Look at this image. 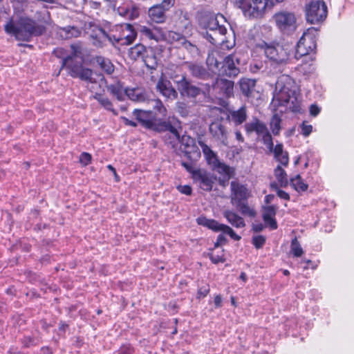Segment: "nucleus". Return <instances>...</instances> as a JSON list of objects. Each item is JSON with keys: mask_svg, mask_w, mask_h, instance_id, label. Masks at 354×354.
Here are the masks:
<instances>
[{"mask_svg": "<svg viewBox=\"0 0 354 354\" xmlns=\"http://www.w3.org/2000/svg\"><path fill=\"white\" fill-rule=\"evenodd\" d=\"M4 30L18 41H30L33 37L42 35L46 28L31 18L21 17L17 20L10 19L5 24Z\"/></svg>", "mask_w": 354, "mask_h": 354, "instance_id": "f257e3e1", "label": "nucleus"}, {"mask_svg": "<svg viewBox=\"0 0 354 354\" xmlns=\"http://www.w3.org/2000/svg\"><path fill=\"white\" fill-rule=\"evenodd\" d=\"M297 86L288 77H282L277 80L273 100L277 101L279 106H284L292 112H299L300 100Z\"/></svg>", "mask_w": 354, "mask_h": 354, "instance_id": "f03ea898", "label": "nucleus"}, {"mask_svg": "<svg viewBox=\"0 0 354 354\" xmlns=\"http://www.w3.org/2000/svg\"><path fill=\"white\" fill-rule=\"evenodd\" d=\"M72 53L62 58L60 70L58 73L59 75L61 70L67 71L68 75L73 78H79L87 83H95L96 80L93 77V71L88 68L83 66L82 59L77 60V57L81 54L79 46L71 45Z\"/></svg>", "mask_w": 354, "mask_h": 354, "instance_id": "7ed1b4c3", "label": "nucleus"}, {"mask_svg": "<svg viewBox=\"0 0 354 354\" xmlns=\"http://www.w3.org/2000/svg\"><path fill=\"white\" fill-rule=\"evenodd\" d=\"M260 48L273 64L283 66L289 63L293 54L294 47L288 44H279L276 42L267 43L263 41Z\"/></svg>", "mask_w": 354, "mask_h": 354, "instance_id": "20e7f679", "label": "nucleus"}, {"mask_svg": "<svg viewBox=\"0 0 354 354\" xmlns=\"http://www.w3.org/2000/svg\"><path fill=\"white\" fill-rule=\"evenodd\" d=\"M221 19L225 21V18L221 14H210L203 19V27L206 29L203 33L204 37L214 45L223 42L224 39L221 37L227 32L226 27L220 24Z\"/></svg>", "mask_w": 354, "mask_h": 354, "instance_id": "39448f33", "label": "nucleus"}, {"mask_svg": "<svg viewBox=\"0 0 354 354\" xmlns=\"http://www.w3.org/2000/svg\"><path fill=\"white\" fill-rule=\"evenodd\" d=\"M197 223L198 225L206 227L208 229L213 230L214 232H223V234H220L218 236L216 242L214 243V248H218L227 243V239L224 234H228L232 239L235 241H239L241 239V237L236 234L230 226L220 223L214 219L207 218L205 216H200L197 218Z\"/></svg>", "mask_w": 354, "mask_h": 354, "instance_id": "423d86ee", "label": "nucleus"}, {"mask_svg": "<svg viewBox=\"0 0 354 354\" xmlns=\"http://www.w3.org/2000/svg\"><path fill=\"white\" fill-rule=\"evenodd\" d=\"M181 165L187 171L192 174L194 183L201 189L210 192L216 180V177L212 173L202 169H194L192 164L185 161L181 162Z\"/></svg>", "mask_w": 354, "mask_h": 354, "instance_id": "0eeeda50", "label": "nucleus"}, {"mask_svg": "<svg viewBox=\"0 0 354 354\" xmlns=\"http://www.w3.org/2000/svg\"><path fill=\"white\" fill-rule=\"evenodd\" d=\"M207 63L210 66L214 65L218 69L219 77H235L240 73V69L236 66L240 63L239 59L234 55H227L222 62H219L214 57H208Z\"/></svg>", "mask_w": 354, "mask_h": 354, "instance_id": "6e6552de", "label": "nucleus"}, {"mask_svg": "<svg viewBox=\"0 0 354 354\" xmlns=\"http://www.w3.org/2000/svg\"><path fill=\"white\" fill-rule=\"evenodd\" d=\"M275 24L279 32L290 36L294 34L297 28V19L294 12L281 11L273 16Z\"/></svg>", "mask_w": 354, "mask_h": 354, "instance_id": "1a4fd4ad", "label": "nucleus"}, {"mask_svg": "<svg viewBox=\"0 0 354 354\" xmlns=\"http://www.w3.org/2000/svg\"><path fill=\"white\" fill-rule=\"evenodd\" d=\"M305 13L307 22L311 24L322 23L327 17V6L322 0L311 1L306 5Z\"/></svg>", "mask_w": 354, "mask_h": 354, "instance_id": "9d476101", "label": "nucleus"}, {"mask_svg": "<svg viewBox=\"0 0 354 354\" xmlns=\"http://www.w3.org/2000/svg\"><path fill=\"white\" fill-rule=\"evenodd\" d=\"M317 30L315 28H310L303 33L297 44L296 58L307 55L315 50L317 46V39L315 34Z\"/></svg>", "mask_w": 354, "mask_h": 354, "instance_id": "9b49d317", "label": "nucleus"}, {"mask_svg": "<svg viewBox=\"0 0 354 354\" xmlns=\"http://www.w3.org/2000/svg\"><path fill=\"white\" fill-rule=\"evenodd\" d=\"M206 86V93L209 95L212 91V94H214L218 98H230L234 95V83L232 80L217 77L211 86Z\"/></svg>", "mask_w": 354, "mask_h": 354, "instance_id": "f8f14e48", "label": "nucleus"}, {"mask_svg": "<svg viewBox=\"0 0 354 354\" xmlns=\"http://www.w3.org/2000/svg\"><path fill=\"white\" fill-rule=\"evenodd\" d=\"M245 15L259 17L264 12L268 0H231Z\"/></svg>", "mask_w": 354, "mask_h": 354, "instance_id": "ddd939ff", "label": "nucleus"}, {"mask_svg": "<svg viewBox=\"0 0 354 354\" xmlns=\"http://www.w3.org/2000/svg\"><path fill=\"white\" fill-rule=\"evenodd\" d=\"M177 90L183 97L196 98L200 95H206V91L192 84V81L185 75H182L180 79L174 80Z\"/></svg>", "mask_w": 354, "mask_h": 354, "instance_id": "4468645a", "label": "nucleus"}, {"mask_svg": "<svg viewBox=\"0 0 354 354\" xmlns=\"http://www.w3.org/2000/svg\"><path fill=\"white\" fill-rule=\"evenodd\" d=\"M180 145L184 156L189 160V163L192 164L194 167V165L201 157V152L195 140L191 136L185 134L181 136ZM187 162L188 163V162Z\"/></svg>", "mask_w": 354, "mask_h": 354, "instance_id": "2eb2a0df", "label": "nucleus"}, {"mask_svg": "<svg viewBox=\"0 0 354 354\" xmlns=\"http://www.w3.org/2000/svg\"><path fill=\"white\" fill-rule=\"evenodd\" d=\"M158 132H166L162 139L166 145L175 149L178 143H180L181 136L178 130L169 121H163L159 123L158 128L155 131Z\"/></svg>", "mask_w": 354, "mask_h": 354, "instance_id": "dca6fc26", "label": "nucleus"}, {"mask_svg": "<svg viewBox=\"0 0 354 354\" xmlns=\"http://www.w3.org/2000/svg\"><path fill=\"white\" fill-rule=\"evenodd\" d=\"M133 115L143 127L153 131H156L159 127V123L163 122L158 120L156 114L150 110L145 111L136 109L133 111Z\"/></svg>", "mask_w": 354, "mask_h": 354, "instance_id": "f3484780", "label": "nucleus"}, {"mask_svg": "<svg viewBox=\"0 0 354 354\" xmlns=\"http://www.w3.org/2000/svg\"><path fill=\"white\" fill-rule=\"evenodd\" d=\"M231 201L233 205L247 201L250 192L245 185L239 183L236 180L230 183Z\"/></svg>", "mask_w": 354, "mask_h": 354, "instance_id": "a211bd4d", "label": "nucleus"}, {"mask_svg": "<svg viewBox=\"0 0 354 354\" xmlns=\"http://www.w3.org/2000/svg\"><path fill=\"white\" fill-rule=\"evenodd\" d=\"M209 131L212 136L222 145H227V131L221 120L213 121L209 127Z\"/></svg>", "mask_w": 354, "mask_h": 354, "instance_id": "6ab92c4d", "label": "nucleus"}, {"mask_svg": "<svg viewBox=\"0 0 354 354\" xmlns=\"http://www.w3.org/2000/svg\"><path fill=\"white\" fill-rule=\"evenodd\" d=\"M184 66L194 78L207 80L213 77L212 74L203 64L193 62H186L184 63Z\"/></svg>", "mask_w": 354, "mask_h": 354, "instance_id": "aec40b11", "label": "nucleus"}, {"mask_svg": "<svg viewBox=\"0 0 354 354\" xmlns=\"http://www.w3.org/2000/svg\"><path fill=\"white\" fill-rule=\"evenodd\" d=\"M156 88L160 93L170 100H174L178 98V90L171 84L167 79L161 77L157 82Z\"/></svg>", "mask_w": 354, "mask_h": 354, "instance_id": "412c9836", "label": "nucleus"}, {"mask_svg": "<svg viewBox=\"0 0 354 354\" xmlns=\"http://www.w3.org/2000/svg\"><path fill=\"white\" fill-rule=\"evenodd\" d=\"M122 28L121 33L119 36H113V39L116 43L121 45H129L135 40L137 33L129 24H126L120 27Z\"/></svg>", "mask_w": 354, "mask_h": 354, "instance_id": "4be33fe9", "label": "nucleus"}, {"mask_svg": "<svg viewBox=\"0 0 354 354\" xmlns=\"http://www.w3.org/2000/svg\"><path fill=\"white\" fill-rule=\"evenodd\" d=\"M277 207L274 205L263 207L262 218L265 226L268 227L271 230H277L278 224L275 218Z\"/></svg>", "mask_w": 354, "mask_h": 354, "instance_id": "5701e85b", "label": "nucleus"}, {"mask_svg": "<svg viewBox=\"0 0 354 354\" xmlns=\"http://www.w3.org/2000/svg\"><path fill=\"white\" fill-rule=\"evenodd\" d=\"M248 117V111L245 106H242L237 110H230L227 115V119L235 127L245 122Z\"/></svg>", "mask_w": 354, "mask_h": 354, "instance_id": "b1692460", "label": "nucleus"}, {"mask_svg": "<svg viewBox=\"0 0 354 354\" xmlns=\"http://www.w3.org/2000/svg\"><path fill=\"white\" fill-rule=\"evenodd\" d=\"M166 11H167V9L156 4L149 9L148 15L150 19L155 23H164L167 19Z\"/></svg>", "mask_w": 354, "mask_h": 354, "instance_id": "393cba45", "label": "nucleus"}, {"mask_svg": "<svg viewBox=\"0 0 354 354\" xmlns=\"http://www.w3.org/2000/svg\"><path fill=\"white\" fill-rule=\"evenodd\" d=\"M266 125L257 118H254L251 122L244 124V129L248 134L255 132L258 136H261L266 131Z\"/></svg>", "mask_w": 354, "mask_h": 354, "instance_id": "a878e982", "label": "nucleus"}, {"mask_svg": "<svg viewBox=\"0 0 354 354\" xmlns=\"http://www.w3.org/2000/svg\"><path fill=\"white\" fill-rule=\"evenodd\" d=\"M124 93L133 102H145L148 101V95L147 93L138 88H127L124 89Z\"/></svg>", "mask_w": 354, "mask_h": 354, "instance_id": "bb28decb", "label": "nucleus"}, {"mask_svg": "<svg viewBox=\"0 0 354 354\" xmlns=\"http://www.w3.org/2000/svg\"><path fill=\"white\" fill-rule=\"evenodd\" d=\"M141 60L145 66L150 69H156L158 66V59L154 49L151 47L147 48Z\"/></svg>", "mask_w": 354, "mask_h": 354, "instance_id": "cd10ccee", "label": "nucleus"}, {"mask_svg": "<svg viewBox=\"0 0 354 354\" xmlns=\"http://www.w3.org/2000/svg\"><path fill=\"white\" fill-rule=\"evenodd\" d=\"M223 216L233 227L243 228L245 226L244 219L232 210L224 211Z\"/></svg>", "mask_w": 354, "mask_h": 354, "instance_id": "c85d7f7f", "label": "nucleus"}, {"mask_svg": "<svg viewBox=\"0 0 354 354\" xmlns=\"http://www.w3.org/2000/svg\"><path fill=\"white\" fill-rule=\"evenodd\" d=\"M239 88L243 95L246 97L252 95L254 91L256 80L249 78H241L239 82Z\"/></svg>", "mask_w": 354, "mask_h": 354, "instance_id": "c756f323", "label": "nucleus"}, {"mask_svg": "<svg viewBox=\"0 0 354 354\" xmlns=\"http://www.w3.org/2000/svg\"><path fill=\"white\" fill-rule=\"evenodd\" d=\"M93 98L96 100L99 104L106 111H111L113 115H117L118 111L113 108L112 102L102 93H95Z\"/></svg>", "mask_w": 354, "mask_h": 354, "instance_id": "7c9ffc66", "label": "nucleus"}, {"mask_svg": "<svg viewBox=\"0 0 354 354\" xmlns=\"http://www.w3.org/2000/svg\"><path fill=\"white\" fill-rule=\"evenodd\" d=\"M108 91L116 97L118 101H123L124 100V89L123 88L122 84L118 82L115 84H110L106 86Z\"/></svg>", "mask_w": 354, "mask_h": 354, "instance_id": "2f4dec72", "label": "nucleus"}, {"mask_svg": "<svg viewBox=\"0 0 354 354\" xmlns=\"http://www.w3.org/2000/svg\"><path fill=\"white\" fill-rule=\"evenodd\" d=\"M119 10L121 15H123L129 20L136 19L140 15L139 8L135 4L129 6L127 8H120Z\"/></svg>", "mask_w": 354, "mask_h": 354, "instance_id": "473e14b6", "label": "nucleus"}, {"mask_svg": "<svg viewBox=\"0 0 354 354\" xmlns=\"http://www.w3.org/2000/svg\"><path fill=\"white\" fill-rule=\"evenodd\" d=\"M95 61L100 68L106 74L111 75L114 72L115 67L109 59L103 56H97Z\"/></svg>", "mask_w": 354, "mask_h": 354, "instance_id": "72a5a7b5", "label": "nucleus"}, {"mask_svg": "<svg viewBox=\"0 0 354 354\" xmlns=\"http://www.w3.org/2000/svg\"><path fill=\"white\" fill-rule=\"evenodd\" d=\"M290 185L298 192H305L308 189V185L305 183L299 174L291 178Z\"/></svg>", "mask_w": 354, "mask_h": 354, "instance_id": "f704fd0d", "label": "nucleus"}, {"mask_svg": "<svg viewBox=\"0 0 354 354\" xmlns=\"http://www.w3.org/2000/svg\"><path fill=\"white\" fill-rule=\"evenodd\" d=\"M210 168L223 176L231 175L232 173L231 168L225 163L221 162L219 160L212 165Z\"/></svg>", "mask_w": 354, "mask_h": 354, "instance_id": "c9c22d12", "label": "nucleus"}, {"mask_svg": "<svg viewBox=\"0 0 354 354\" xmlns=\"http://www.w3.org/2000/svg\"><path fill=\"white\" fill-rule=\"evenodd\" d=\"M147 47L141 44H138L129 50V56L134 60L141 59Z\"/></svg>", "mask_w": 354, "mask_h": 354, "instance_id": "e433bc0d", "label": "nucleus"}, {"mask_svg": "<svg viewBox=\"0 0 354 354\" xmlns=\"http://www.w3.org/2000/svg\"><path fill=\"white\" fill-rule=\"evenodd\" d=\"M235 206L243 215L248 216L250 218H254L257 216V212L253 208L249 207L247 201L238 203Z\"/></svg>", "mask_w": 354, "mask_h": 354, "instance_id": "4c0bfd02", "label": "nucleus"}, {"mask_svg": "<svg viewBox=\"0 0 354 354\" xmlns=\"http://www.w3.org/2000/svg\"><path fill=\"white\" fill-rule=\"evenodd\" d=\"M274 175L281 187H286L288 181L286 172L280 165H278L274 169Z\"/></svg>", "mask_w": 354, "mask_h": 354, "instance_id": "58836bf2", "label": "nucleus"}, {"mask_svg": "<svg viewBox=\"0 0 354 354\" xmlns=\"http://www.w3.org/2000/svg\"><path fill=\"white\" fill-rule=\"evenodd\" d=\"M148 103L151 104L153 109L156 111L158 113L162 115V116H166L167 115V109L163 105L162 101L159 99H153L149 100L148 98Z\"/></svg>", "mask_w": 354, "mask_h": 354, "instance_id": "ea45409f", "label": "nucleus"}, {"mask_svg": "<svg viewBox=\"0 0 354 354\" xmlns=\"http://www.w3.org/2000/svg\"><path fill=\"white\" fill-rule=\"evenodd\" d=\"M139 32L142 36L145 37L149 39H153L156 41L158 40V35L149 27L145 26H140L139 28Z\"/></svg>", "mask_w": 354, "mask_h": 354, "instance_id": "a19ab883", "label": "nucleus"}, {"mask_svg": "<svg viewBox=\"0 0 354 354\" xmlns=\"http://www.w3.org/2000/svg\"><path fill=\"white\" fill-rule=\"evenodd\" d=\"M281 118L277 115L274 114L270 120V129L274 135L277 136L279 133L281 129Z\"/></svg>", "mask_w": 354, "mask_h": 354, "instance_id": "79ce46f5", "label": "nucleus"}, {"mask_svg": "<svg viewBox=\"0 0 354 354\" xmlns=\"http://www.w3.org/2000/svg\"><path fill=\"white\" fill-rule=\"evenodd\" d=\"M290 250L293 256L295 257H299L304 253V250L296 237L291 241Z\"/></svg>", "mask_w": 354, "mask_h": 354, "instance_id": "37998d69", "label": "nucleus"}, {"mask_svg": "<svg viewBox=\"0 0 354 354\" xmlns=\"http://www.w3.org/2000/svg\"><path fill=\"white\" fill-rule=\"evenodd\" d=\"M266 238L263 235H257L252 236V243L257 249L263 247L266 243Z\"/></svg>", "mask_w": 354, "mask_h": 354, "instance_id": "c03bdc74", "label": "nucleus"}, {"mask_svg": "<svg viewBox=\"0 0 354 354\" xmlns=\"http://www.w3.org/2000/svg\"><path fill=\"white\" fill-rule=\"evenodd\" d=\"M134 348L129 344H122L115 354H133Z\"/></svg>", "mask_w": 354, "mask_h": 354, "instance_id": "a18cd8bd", "label": "nucleus"}, {"mask_svg": "<svg viewBox=\"0 0 354 354\" xmlns=\"http://www.w3.org/2000/svg\"><path fill=\"white\" fill-rule=\"evenodd\" d=\"M297 70L304 75H308L314 71V67L311 64L303 63L297 67Z\"/></svg>", "mask_w": 354, "mask_h": 354, "instance_id": "49530a36", "label": "nucleus"}, {"mask_svg": "<svg viewBox=\"0 0 354 354\" xmlns=\"http://www.w3.org/2000/svg\"><path fill=\"white\" fill-rule=\"evenodd\" d=\"M113 35L106 32L104 28H101L99 29L98 37L103 41L108 40L113 43L115 41L113 39Z\"/></svg>", "mask_w": 354, "mask_h": 354, "instance_id": "de8ad7c7", "label": "nucleus"}, {"mask_svg": "<svg viewBox=\"0 0 354 354\" xmlns=\"http://www.w3.org/2000/svg\"><path fill=\"white\" fill-rule=\"evenodd\" d=\"M209 286L207 283L199 287L197 292V298L201 299L206 297L209 294Z\"/></svg>", "mask_w": 354, "mask_h": 354, "instance_id": "09e8293b", "label": "nucleus"}, {"mask_svg": "<svg viewBox=\"0 0 354 354\" xmlns=\"http://www.w3.org/2000/svg\"><path fill=\"white\" fill-rule=\"evenodd\" d=\"M21 342L25 347H30L37 345L38 344V340L30 336H25L22 339Z\"/></svg>", "mask_w": 354, "mask_h": 354, "instance_id": "8fccbe9b", "label": "nucleus"}, {"mask_svg": "<svg viewBox=\"0 0 354 354\" xmlns=\"http://www.w3.org/2000/svg\"><path fill=\"white\" fill-rule=\"evenodd\" d=\"M204 157L209 167L218 160L216 153L214 151H210L209 153H207Z\"/></svg>", "mask_w": 354, "mask_h": 354, "instance_id": "3c124183", "label": "nucleus"}, {"mask_svg": "<svg viewBox=\"0 0 354 354\" xmlns=\"http://www.w3.org/2000/svg\"><path fill=\"white\" fill-rule=\"evenodd\" d=\"M92 156L87 152H83L80 156V162L82 165L86 166L91 163Z\"/></svg>", "mask_w": 354, "mask_h": 354, "instance_id": "603ef678", "label": "nucleus"}, {"mask_svg": "<svg viewBox=\"0 0 354 354\" xmlns=\"http://www.w3.org/2000/svg\"><path fill=\"white\" fill-rule=\"evenodd\" d=\"M300 127L301 129V134L305 137H308L313 131V126L306 124L305 122H302Z\"/></svg>", "mask_w": 354, "mask_h": 354, "instance_id": "864d4df0", "label": "nucleus"}, {"mask_svg": "<svg viewBox=\"0 0 354 354\" xmlns=\"http://www.w3.org/2000/svg\"><path fill=\"white\" fill-rule=\"evenodd\" d=\"M176 188L179 192L187 196H190L192 193V188L188 185H178Z\"/></svg>", "mask_w": 354, "mask_h": 354, "instance_id": "5fc2aeb1", "label": "nucleus"}, {"mask_svg": "<svg viewBox=\"0 0 354 354\" xmlns=\"http://www.w3.org/2000/svg\"><path fill=\"white\" fill-rule=\"evenodd\" d=\"M198 144L201 147L204 156L206 155L207 153H209L210 151H212L211 148L207 145L205 144L202 138H198Z\"/></svg>", "mask_w": 354, "mask_h": 354, "instance_id": "6e6d98bb", "label": "nucleus"}, {"mask_svg": "<svg viewBox=\"0 0 354 354\" xmlns=\"http://www.w3.org/2000/svg\"><path fill=\"white\" fill-rule=\"evenodd\" d=\"M261 136H262V140L265 145L268 144H271V142H273L272 136L270 133L268 131V128H266V131L262 133Z\"/></svg>", "mask_w": 354, "mask_h": 354, "instance_id": "4d7b16f0", "label": "nucleus"}, {"mask_svg": "<svg viewBox=\"0 0 354 354\" xmlns=\"http://www.w3.org/2000/svg\"><path fill=\"white\" fill-rule=\"evenodd\" d=\"M278 162H279L282 165L287 166L288 165V154L287 152L283 153L282 155L279 156L278 158H274Z\"/></svg>", "mask_w": 354, "mask_h": 354, "instance_id": "13d9d810", "label": "nucleus"}, {"mask_svg": "<svg viewBox=\"0 0 354 354\" xmlns=\"http://www.w3.org/2000/svg\"><path fill=\"white\" fill-rule=\"evenodd\" d=\"M278 162H279L282 165L287 166L288 165V154L287 152L283 153L282 155L279 156L278 158H274Z\"/></svg>", "mask_w": 354, "mask_h": 354, "instance_id": "bf43d9fd", "label": "nucleus"}, {"mask_svg": "<svg viewBox=\"0 0 354 354\" xmlns=\"http://www.w3.org/2000/svg\"><path fill=\"white\" fill-rule=\"evenodd\" d=\"M209 259L213 263H218L219 262H224L225 258L223 255L215 254L214 253H211L209 254Z\"/></svg>", "mask_w": 354, "mask_h": 354, "instance_id": "052dcab7", "label": "nucleus"}, {"mask_svg": "<svg viewBox=\"0 0 354 354\" xmlns=\"http://www.w3.org/2000/svg\"><path fill=\"white\" fill-rule=\"evenodd\" d=\"M283 153V145L281 143L277 144L273 151L274 158H278L279 156L282 155Z\"/></svg>", "mask_w": 354, "mask_h": 354, "instance_id": "680f3d73", "label": "nucleus"}, {"mask_svg": "<svg viewBox=\"0 0 354 354\" xmlns=\"http://www.w3.org/2000/svg\"><path fill=\"white\" fill-rule=\"evenodd\" d=\"M321 109L317 104H311L309 108L310 115L316 117L320 113Z\"/></svg>", "mask_w": 354, "mask_h": 354, "instance_id": "e2e57ef3", "label": "nucleus"}, {"mask_svg": "<svg viewBox=\"0 0 354 354\" xmlns=\"http://www.w3.org/2000/svg\"><path fill=\"white\" fill-rule=\"evenodd\" d=\"M174 1L175 0H162L159 5L169 10L174 6Z\"/></svg>", "mask_w": 354, "mask_h": 354, "instance_id": "0e129e2a", "label": "nucleus"}, {"mask_svg": "<svg viewBox=\"0 0 354 354\" xmlns=\"http://www.w3.org/2000/svg\"><path fill=\"white\" fill-rule=\"evenodd\" d=\"M69 28L67 32L71 37H77L81 34V31L75 27H69Z\"/></svg>", "mask_w": 354, "mask_h": 354, "instance_id": "69168bd1", "label": "nucleus"}, {"mask_svg": "<svg viewBox=\"0 0 354 354\" xmlns=\"http://www.w3.org/2000/svg\"><path fill=\"white\" fill-rule=\"evenodd\" d=\"M266 226L263 225L262 223H254L252 225V230L255 233H259L263 231Z\"/></svg>", "mask_w": 354, "mask_h": 354, "instance_id": "338daca9", "label": "nucleus"}, {"mask_svg": "<svg viewBox=\"0 0 354 354\" xmlns=\"http://www.w3.org/2000/svg\"><path fill=\"white\" fill-rule=\"evenodd\" d=\"M277 194L280 198L286 201H289L290 198L289 194L281 189L278 190Z\"/></svg>", "mask_w": 354, "mask_h": 354, "instance_id": "774afa93", "label": "nucleus"}]
</instances>
